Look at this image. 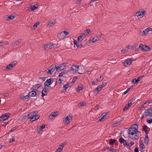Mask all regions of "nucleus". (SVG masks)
<instances>
[{
    "instance_id": "obj_56",
    "label": "nucleus",
    "mask_w": 152,
    "mask_h": 152,
    "mask_svg": "<svg viewBox=\"0 0 152 152\" xmlns=\"http://www.w3.org/2000/svg\"><path fill=\"white\" fill-rule=\"evenodd\" d=\"M66 144V142H64L63 143H61V145H60L59 146L62 147L63 148L65 145Z\"/></svg>"
},
{
    "instance_id": "obj_45",
    "label": "nucleus",
    "mask_w": 152,
    "mask_h": 152,
    "mask_svg": "<svg viewBox=\"0 0 152 152\" xmlns=\"http://www.w3.org/2000/svg\"><path fill=\"white\" fill-rule=\"evenodd\" d=\"M63 149V148L61 147V148H60V146H59L57 149L56 150V151L57 152H60Z\"/></svg>"
},
{
    "instance_id": "obj_59",
    "label": "nucleus",
    "mask_w": 152,
    "mask_h": 152,
    "mask_svg": "<svg viewBox=\"0 0 152 152\" xmlns=\"http://www.w3.org/2000/svg\"><path fill=\"white\" fill-rule=\"evenodd\" d=\"M97 90H98L99 91H100L101 89L102 88H100V87L99 86L96 88Z\"/></svg>"
},
{
    "instance_id": "obj_15",
    "label": "nucleus",
    "mask_w": 152,
    "mask_h": 152,
    "mask_svg": "<svg viewBox=\"0 0 152 152\" xmlns=\"http://www.w3.org/2000/svg\"><path fill=\"white\" fill-rule=\"evenodd\" d=\"M31 91L29 92L28 94V95H29L30 96L34 97L37 95V93L36 91L34 90L31 89Z\"/></svg>"
},
{
    "instance_id": "obj_24",
    "label": "nucleus",
    "mask_w": 152,
    "mask_h": 152,
    "mask_svg": "<svg viewBox=\"0 0 152 152\" xmlns=\"http://www.w3.org/2000/svg\"><path fill=\"white\" fill-rule=\"evenodd\" d=\"M138 46V45L137 44H134L133 45H128L126 47V48H127L128 49H134L135 48H136L137 46Z\"/></svg>"
},
{
    "instance_id": "obj_64",
    "label": "nucleus",
    "mask_w": 152,
    "mask_h": 152,
    "mask_svg": "<svg viewBox=\"0 0 152 152\" xmlns=\"http://www.w3.org/2000/svg\"><path fill=\"white\" fill-rule=\"evenodd\" d=\"M109 149V148L108 147H105L103 149H102V151H105L106 150H108Z\"/></svg>"
},
{
    "instance_id": "obj_11",
    "label": "nucleus",
    "mask_w": 152,
    "mask_h": 152,
    "mask_svg": "<svg viewBox=\"0 0 152 152\" xmlns=\"http://www.w3.org/2000/svg\"><path fill=\"white\" fill-rule=\"evenodd\" d=\"M139 48H141L142 50L145 51H148L150 49L149 47L145 45H142V44H140L139 46Z\"/></svg>"
},
{
    "instance_id": "obj_43",
    "label": "nucleus",
    "mask_w": 152,
    "mask_h": 152,
    "mask_svg": "<svg viewBox=\"0 0 152 152\" xmlns=\"http://www.w3.org/2000/svg\"><path fill=\"white\" fill-rule=\"evenodd\" d=\"M37 112L36 111H34V112H31V117H34V116L36 115V114H37Z\"/></svg>"
},
{
    "instance_id": "obj_6",
    "label": "nucleus",
    "mask_w": 152,
    "mask_h": 152,
    "mask_svg": "<svg viewBox=\"0 0 152 152\" xmlns=\"http://www.w3.org/2000/svg\"><path fill=\"white\" fill-rule=\"evenodd\" d=\"M17 62L16 61H14L12 62L10 64L8 65L6 67V69L8 70H10L13 67L17 64Z\"/></svg>"
},
{
    "instance_id": "obj_22",
    "label": "nucleus",
    "mask_w": 152,
    "mask_h": 152,
    "mask_svg": "<svg viewBox=\"0 0 152 152\" xmlns=\"http://www.w3.org/2000/svg\"><path fill=\"white\" fill-rule=\"evenodd\" d=\"M65 35H64L63 32L62 31L57 35V37L59 39H62L65 37Z\"/></svg>"
},
{
    "instance_id": "obj_30",
    "label": "nucleus",
    "mask_w": 152,
    "mask_h": 152,
    "mask_svg": "<svg viewBox=\"0 0 152 152\" xmlns=\"http://www.w3.org/2000/svg\"><path fill=\"white\" fill-rule=\"evenodd\" d=\"M108 114V113L107 112H106L105 113H104L102 115V116L103 117L101 118L99 120L100 121H103V119Z\"/></svg>"
},
{
    "instance_id": "obj_55",
    "label": "nucleus",
    "mask_w": 152,
    "mask_h": 152,
    "mask_svg": "<svg viewBox=\"0 0 152 152\" xmlns=\"http://www.w3.org/2000/svg\"><path fill=\"white\" fill-rule=\"evenodd\" d=\"M17 128V126H15V127H13L10 130V132H12L13 131H14L15 130V129Z\"/></svg>"
},
{
    "instance_id": "obj_38",
    "label": "nucleus",
    "mask_w": 152,
    "mask_h": 152,
    "mask_svg": "<svg viewBox=\"0 0 152 152\" xmlns=\"http://www.w3.org/2000/svg\"><path fill=\"white\" fill-rule=\"evenodd\" d=\"M45 89L46 90L48 91H50L52 89V88L50 86H44Z\"/></svg>"
},
{
    "instance_id": "obj_7",
    "label": "nucleus",
    "mask_w": 152,
    "mask_h": 152,
    "mask_svg": "<svg viewBox=\"0 0 152 152\" xmlns=\"http://www.w3.org/2000/svg\"><path fill=\"white\" fill-rule=\"evenodd\" d=\"M67 64L66 63H62L57 66L56 71H59L61 70L64 69V67L66 66Z\"/></svg>"
},
{
    "instance_id": "obj_29",
    "label": "nucleus",
    "mask_w": 152,
    "mask_h": 152,
    "mask_svg": "<svg viewBox=\"0 0 152 152\" xmlns=\"http://www.w3.org/2000/svg\"><path fill=\"white\" fill-rule=\"evenodd\" d=\"M56 22L55 20H50L48 24V26L49 27H50L53 25Z\"/></svg>"
},
{
    "instance_id": "obj_33",
    "label": "nucleus",
    "mask_w": 152,
    "mask_h": 152,
    "mask_svg": "<svg viewBox=\"0 0 152 152\" xmlns=\"http://www.w3.org/2000/svg\"><path fill=\"white\" fill-rule=\"evenodd\" d=\"M46 125L44 124H42L41 126L39 128V131H41L45 127Z\"/></svg>"
},
{
    "instance_id": "obj_46",
    "label": "nucleus",
    "mask_w": 152,
    "mask_h": 152,
    "mask_svg": "<svg viewBox=\"0 0 152 152\" xmlns=\"http://www.w3.org/2000/svg\"><path fill=\"white\" fill-rule=\"evenodd\" d=\"M149 104L146 101L145 102L144 104H143V105L142 106L143 107H147V106Z\"/></svg>"
},
{
    "instance_id": "obj_14",
    "label": "nucleus",
    "mask_w": 152,
    "mask_h": 152,
    "mask_svg": "<svg viewBox=\"0 0 152 152\" xmlns=\"http://www.w3.org/2000/svg\"><path fill=\"white\" fill-rule=\"evenodd\" d=\"M132 104V100L131 99L130 100L129 102L127 104H126L125 106L124 107V108L123 109V111H125L126 110H127L128 108L130 107L131 106Z\"/></svg>"
},
{
    "instance_id": "obj_32",
    "label": "nucleus",
    "mask_w": 152,
    "mask_h": 152,
    "mask_svg": "<svg viewBox=\"0 0 152 152\" xmlns=\"http://www.w3.org/2000/svg\"><path fill=\"white\" fill-rule=\"evenodd\" d=\"M69 87H70V86H69L68 83H67L66 85L64 86L63 88H64V91H67Z\"/></svg>"
},
{
    "instance_id": "obj_52",
    "label": "nucleus",
    "mask_w": 152,
    "mask_h": 152,
    "mask_svg": "<svg viewBox=\"0 0 152 152\" xmlns=\"http://www.w3.org/2000/svg\"><path fill=\"white\" fill-rule=\"evenodd\" d=\"M15 141L14 137H12V139H10V142L12 143Z\"/></svg>"
},
{
    "instance_id": "obj_4",
    "label": "nucleus",
    "mask_w": 152,
    "mask_h": 152,
    "mask_svg": "<svg viewBox=\"0 0 152 152\" xmlns=\"http://www.w3.org/2000/svg\"><path fill=\"white\" fill-rule=\"evenodd\" d=\"M72 118V114H69L64 119V122L67 125L71 121Z\"/></svg>"
},
{
    "instance_id": "obj_41",
    "label": "nucleus",
    "mask_w": 152,
    "mask_h": 152,
    "mask_svg": "<svg viewBox=\"0 0 152 152\" xmlns=\"http://www.w3.org/2000/svg\"><path fill=\"white\" fill-rule=\"evenodd\" d=\"M107 84V83L106 82H104L102 85H99L100 87V88L102 89Z\"/></svg>"
},
{
    "instance_id": "obj_10",
    "label": "nucleus",
    "mask_w": 152,
    "mask_h": 152,
    "mask_svg": "<svg viewBox=\"0 0 152 152\" xmlns=\"http://www.w3.org/2000/svg\"><path fill=\"white\" fill-rule=\"evenodd\" d=\"M10 114L9 113H6L3 114L0 117V121H4L8 118L10 116Z\"/></svg>"
},
{
    "instance_id": "obj_20",
    "label": "nucleus",
    "mask_w": 152,
    "mask_h": 152,
    "mask_svg": "<svg viewBox=\"0 0 152 152\" xmlns=\"http://www.w3.org/2000/svg\"><path fill=\"white\" fill-rule=\"evenodd\" d=\"M57 115V112H53L49 116V118L50 119H52L54 117H56Z\"/></svg>"
},
{
    "instance_id": "obj_60",
    "label": "nucleus",
    "mask_w": 152,
    "mask_h": 152,
    "mask_svg": "<svg viewBox=\"0 0 152 152\" xmlns=\"http://www.w3.org/2000/svg\"><path fill=\"white\" fill-rule=\"evenodd\" d=\"M99 92V91L98 90H97L96 88L94 89V93L96 94H97Z\"/></svg>"
},
{
    "instance_id": "obj_28",
    "label": "nucleus",
    "mask_w": 152,
    "mask_h": 152,
    "mask_svg": "<svg viewBox=\"0 0 152 152\" xmlns=\"http://www.w3.org/2000/svg\"><path fill=\"white\" fill-rule=\"evenodd\" d=\"M149 139L148 135H147L146 136L145 139L144 140V142L145 144H148L149 142Z\"/></svg>"
},
{
    "instance_id": "obj_16",
    "label": "nucleus",
    "mask_w": 152,
    "mask_h": 152,
    "mask_svg": "<svg viewBox=\"0 0 152 152\" xmlns=\"http://www.w3.org/2000/svg\"><path fill=\"white\" fill-rule=\"evenodd\" d=\"M144 77V76H140L138 77L137 79H136L135 78H133L132 80V82L134 84H137L138 82H139L140 80H141Z\"/></svg>"
},
{
    "instance_id": "obj_49",
    "label": "nucleus",
    "mask_w": 152,
    "mask_h": 152,
    "mask_svg": "<svg viewBox=\"0 0 152 152\" xmlns=\"http://www.w3.org/2000/svg\"><path fill=\"white\" fill-rule=\"evenodd\" d=\"M84 32L86 33V34L87 35H88V34H89L91 32V30H90V29H87L85 31H84Z\"/></svg>"
},
{
    "instance_id": "obj_51",
    "label": "nucleus",
    "mask_w": 152,
    "mask_h": 152,
    "mask_svg": "<svg viewBox=\"0 0 152 152\" xmlns=\"http://www.w3.org/2000/svg\"><path fill=\"white\" fill-rule=\"evenodd\" d=\"M61 83H62L61 80V79H59L57 81H56V84H57V83L60 84Z\"/></svg>"
},
{
    "instance_id": "obj_13",
    "label": "nucleus",
    "mask_w": 152,
    "mask_h": 152,
    "mask_svg": "<svg viewBox=\"0 0 152 152\" xmlns=\"http://www.w3.org/2000/svg\"><path fill=\"white\" fill-rule=\"evenodd\" d=\"M139 144L140 147V151H141V152H142L143 151H145V146L144 145V143L142 140H141Z\"/></svg>"
},
{
    "instance_id": "obj_47",
    "label": "nucleus",
    "mask_w": 152,
    "mask_h": 152,
    "mask_svg": "<svg viewBox=\"0 0 152 152\" xmlns=\"http://www.w3.org/2000/svg\"><path fill=\"white\" fill-rule=\"evenodd\" d=\"M123 145L124 146H126L127 147H128L129 146V144L126 141H125V142H124V143H123Z\"/></svg>"
},
{
    "instance_id": "obj_39",
    "label": "nucleus",
    "mask_w": 152,
    "mask_h": 152,
    "mask_svg": "<svg viewBox=\"0 0 152 152\" xmlns=\"http://www.w3.org/2000/svg\"><path fill=\"white\" fill-rule=\"evenodd\" d=\"M102 36L101 35L99 34L98 35H97L96 36V37H94L96 39V41H98L101 38V37Z\"/></svg>"
},
{
    "instance_id": "obj_34",
    "label": "nucleus",
    "mask_w": 152,
    "mask_h": 152,
    "mask_svg": "<svg viewBox=\"0 0 152 152\" xmlns=\"http://www.w3.org/2000/svg\"><path fill=\"white\" fill-rule=\"evenodd\" d=\"M45 49V50H48L49 49H50V46H49V44H47L46 45H44V47Z\"/></svg>"
},
{
    "instance_id": "obj_27",
    "label": "nucleus",
    "mask_w": 152,
    "mask_h": 152,
    "mask_svg": "<svg viewBox=\"0 0 152 152\" xmlns=\"http://www.w3.org/2000/svg\"><path fill=\"white\" fill-rule=\"evenodd\" d=\"M68 72V71L64 70L63 72H62L60 73L58 75V77H60L63 75H65L66 74H67Z\"/></svg>"
},
{
    "instance_id": "obj_48",
    "label": "nucleus",
    "mask_w": 152,
    "mask_h": 152,
    "mask_svg": "<svg viewBox=\"0 0 152 152\" xmlns=\"http://www.w3.org/2000/svg\"><path fill=\"white\" fill-rule=\"evenodd\" d=\"M147 122L149 124H151L152 123V119L151 118H148L147 119Z\"/></svg>"
},
{
    "instance_id": "obj_21",
    "label": "nucleus",
    "mask_w": 152,
    "mask_h": 152,
    "mask_svg": "<svg viewBox=\"0 0 152 152\" xmlns=\"http://www.w3.org/2000/svg\"><path fill=\"white\" fill-rule=\"evenodd\" d=\"M39 117V116L37 114L36 115L34 116V117H31V118L30 121L31 122H32L38 119Z\"/></svg>"
},
{
    "instance_id": "obj_57",
    "label": "nucleus",
    "mask_w": 152,
    "mask_h": 152,
    "mask_svg": "<svg viewBox=\"0 0 152 152\" xmlns=\"http://www.w3.org/2000/svg\"><path fill=\"white\" fill-rule=\"evenodd\" d=\"M77 79V77H74L73 80L72 82L73 83L75 82Z\"/></svg>"
},
{
    "instance_id": "obj_26",
    "label": "nucleus",
    "mask_w": 152,
    "mask_h": 152,
    "mask_svg": "<svg viewBox=\"0 0 152 152\" xmlns=\"http://www.w3.org/2000/svg\"><path fill=\"white\" fill-rule=\"evenodd\" d=\"M9 44V42L7 41H3L0 42V46H4L6 45Z\"/></svg>"
},
{
    "instance_id": "obj_63",
    "label": "nucleus",
    "mask_w": 152,
    "mask_h": 152,
    "mask_svg": "<svg viewBox=\"0 0 152 152\" xmlns=\"http://www.w3.org/2000/svg\"><path fill=\"white\" fill-rule=\"evenodd\" d=\"M39 23H35L34 25V26L36 27V28H37L38 27V26L39 25Z\"/></svg>"
},
{
    "instance_id": "obj_44",
    "label": "nucleus",
    "mask_w": 152,
    "mask_h": 152,
    "mask_svg": "<svg viewBox=\"0 0 152 152\" xmlns=\"http://www.w3.org/2000/svg\"><path fill=\"white\" fill-rule=\"evenodd\" d=\"M62 32H63L64 35H65V37L67 35L69 34V32L68 31H64Z\"/></svg>"
},
{
    "instance_id": "obj_58",
    "label": "nucleus",
    "mask_w": 152,
    "mask_h": 152,
    "mask_svg": "<svg viewBox=\"0 0 152 152\" xmlns=\"http://www.w3.org/2000/svg\"><path fill=\"white\" fill-rule=\"evenodd\" d=\"M146 101L149 104L152 103V99H150L149 100H146Z\"/></svg>"
},
{
    "instance_id": "obj_23",
    "label": "nucleus",
    "mask_w": 152,
    "mask_h": 152,
    "mask_svg": "<svg viewBox=\"0 0 152 152\" xmlns=\"http://www.w3.org/2000/svg\"><path fill=\"white\" fill-rule=\"evenodd\" d=\"M5 18L7 20H13L14 18V17L12 15H10V16H9L8 15H7L5 17Z\"/></svg>"
},
{
    "instance_id": "obj_54",
    "label": "nucleus",
    "mask_w": 152,
    "mask_h": 152,
    "mask_svg": "<svg viewBox=\"0 0 152 152\" xmlns=\"http://www.w3.org/2000/svg\"><path fill=\"white\" fill-rule=\"evenodd\" d=\"M49 46H50V49L53 48V46L54 44L53 43H48Z\"/></svg>"
},
{
    "instance_id": "obj_37",
    "label": "nucleus",
    "mask_w": 152,
    "mask_h": 152,
    "mask_svg": "<svg viewBox=\"0 0 152 152\" xmlns=\"http://www.w3.org/2000/svg\"><path fill=\"white\" fill-rule=\"evenodd\" d=\"M30 9L32 10H35L37 9L38 7L35 6L34 5H31L30 6Z\"/></svg>"
},
{
    "instance_id": "obj_9",
    "label": "nucleus",
    "mask_w": 152,
    "mask_h": 152,
    "mask_svg": "<svg viewBox=\"0 0 152 152\" xmlns=\"http://www.w3.org/2000/svg\"><path fill=\"white\" fill-rule=\"evenodd\" d=\"M53 78H50L47 79L44 83V86H49L53 82Z\"/></svg>"
},
{
    "instance_id": "obj_36",
    "label": "nucleus",
    "mask_w": 152,
    "mask_h": 152,
    "mask_svg": "<svg viewBox=\"0 0 152 152\" xmlns=\"http://www.w3.org/2000/svg\"><path fill=\"white\" fill-rule=\"evenodd\" d=\"M30 98V96L28 95L25 96H24V100L26 102H27Z\"/></svg>"
},
{
    "instance_id": "obj_61",
    "label": "nucleus",
    "mask_w": 152,
    "mask_h": 152,
    "mask_svg": "<svg viewBox=\"0 0 152 152\" xmlns=\"http://www.w3.org/2000/svg\"><path fill=\"white\" fill-rule=\"evenodd\" d=\"M47 77H39V79H41L42 81H44L45 80V79H46V78H47Z\"/></svg>"
},
{
    "instance_id": "obj_18",
    "label": "nucleus",
    "mask_w": 152,
    "mask_h": 152,
    "mask_svg": "<svg viewBox=\"0 0 152 152\" xmlns=\"http://www.w3.org/2000/svg\"><path fill=\"white\" fill-rule=\"evenodd\" d=\"M79 66H73L70 69V70L73 71H77L79 69Z\"/></svg>"
},
{
    "instance_id": "obj_19",
    "label": "nucleus",
    "mask_w": 152,
    "mask_h": 152,
    "mask_svg": "<svg viewBox=\"0 0 152 152\" xmlns=\"http://www.w3.org/2000/svg\"><path fill=\"white\" fill-rule=\"evenodd\" d=\"M148 32L147 29H145L144 31H140L139 32V34L141 36H143V35H146L147 34Z\"/></svg>"
},
{
    "instance_id": "obj_1",
    "label": "nucleus",
    "mask_w": 152,
    "mask_h": 152,
    "mask_svg": "<svg viewBox=\"0 0 152 152\" xmlns=\"http://www.w3.org/2000/svg\"><path fill=\"white\" fill-rule=\"evenodd\" d=\"M138 125L135 124L132 126L128 131V134L132 136V138L134 140H137L141 136L140 132L138 131Z\"/></svg>"
},
{
    "instance_id": "obj_17",
    "label": "nucleus",
    "mask_w": 152,
    "mask_h": 152,
    "mask_svg": "<svg viewBox=\"0 0 152 152\" xmlns=\"http://www.w3.org/2000/svg\"><path fill=\"white\" fill-rule=\"evenodd\" d=\"M21 42L20 39H18L17 40L14 41L12 42L11 45L13 46H17Z\"/></svg>"
},
{
    "instance_id": "obj_35",
    "label": "nucleus",
    "mask_w": 152,
    "mask_h": 152,
    "mask_svg": "<svg viewBox=\"0 0 152 152\" xmlns=\"http://www.w3.org/2000/svg\"><path fill=\"white\" fill-rule=\"evenodd\" d=\"M83 86H78L77 90V92L78 93L79 92L80 90H82L83 89Z\"/></svg>"
},
{
    "instance_id": "obj_2",
    "label": "nucleus",
    "mask_w": 152,
    "mask_h": 152,
    "mask_svg": "<svg viewBox=\"0 0 152 152\" xmlns=\"http://www.w3.org/2000/svg\"><path fill=\"white\" fill-rule=\"evenodd\" d=\"M42 85V83L36 84L31 88V89L35 90L37 93H39L43 89Z\"/></svg>"
},
{
    "instance_id": "obj_53",
    "label": "nucleus",
    "mask_w": 152,
    "mask_h": 152,
    "mask_svg": "<svg viewBox=\"0 0 152 152\" xmlns=\"http://www.w3.org/2000/svg\"><path fill=\"white\" fill-rule=\"evenodd\" d=\"M109 151H111L112 152H115V151H116V150L114 148H109Z\"/></svg>"
},
{
    "instance_id": "obj_3",
    "label": "nucleus",
    "mask_w": 152,
    "mask_h": 152,
    "mask_svg": "<svg viewBox=\"0 0 152 152\" xmlns=\"http://www.w3.org/2000/svg\"><path fill=\"white\" fill-rule=\"evenodd\" d=\"M57 66L55 64H53L48 69L46 70L45 72H46L47 73L50 75H51L56 69Z\"/></svg>"
},
{
    "instance_id": "obj_25",
    "label": "nucleus",
    "mask_w": 152,
    "mask_h": 152,
    "mask_svg": "<svg viewBox=\"0 0 152 152\" xmlns=\"http://www.w3.org/2000/svg\"><path fill=\"white\" fill-rule=\"evenodd\" d=\"M42 91V97L47 95L48 93L47 91L45 89V88H43V89Z\"/></svg>"
},
{
    "instance_id": "obj_50",
    "label": "nucleus",
    "mask_w": 152,
    "mask_h": 152,
    "mask_svg": "<svg viewBox=\"0 0 152 152\" xmlns=\"http://www.w3.org/2000/svg\"><path fill=\"white\" fill-rule=\"evenodd\" d=\"M85 103L80 102V103L79 104L78 106L79 107L83 106H85Z\"/></svg>"
},
{
    "instance_id": "obj_12",
    "label": "nucleus",
    "mask_w": 152,
    "mask_h": 152,
    "mask_svg": "<svg viewBox=\"0 0 152 152\" xmlns=\"http://www.w3.org/2000/svg\"><path fill=\"white\" fill-rule=\"evenodd\" d=\"M146 14V12L143 9H141L136 13L137 16H140L142 15H145Z\"/></svg>"
},
{
    "instance_id": "obj_40",
    "label": "nucleus",
    "mask_w": 152,
    "mask_h": 152,
    "mask_svg": "<svg viewBox=\"0 0 152 152\" xmlns=\"http://www.w3.org/2000/svg\"><path fill=\"white\" fill-rule=\"evenodd\" d=\"M125 141V140L122 137H121L119 138V141L121 143H123Z\"/></svg>"
},
{
    "instance_id": "obj_8",
    "label": "nucleus",
    "mask_w": 152,
    "mask_h": 152,
    "mask_svg": "<svg viewBox=\"0 0 152 152\" xmlns=\"http://www.w3.org/2000/svg\"><path fill=\"white\" fill-rule=\"evenodd\" d=\"M134 60L132 58H128L124 62V65L127 66L128 65L129 66L132 63V61Z\"/></svg>"
},
{
    "instance_id": "obj_5",
    "label": "nucleus",
    "mask_w": 152,
    "mask_h": 152,
    "mask_svg": "<svg viewBox=\"0 0 152 152\" xmlns=\"http://www.w3.org/2000/svg\"><path fill=\"white\" fill-rule=\"evenodd\" d=\"M144 114H146L145 117H152V107L146 110L144 112Z\"/></svg>"
},
{
    "instance_id": "obj_62",
    "label": "nucleus",
    "mask_w": 152,
    "mask_h": 152,
    "mask_svg": "<svg viewBox=\"0 0 152 152\" xmlns=\"http://www.w3.org/2000/svg\"><path fill=\"white\" fill-rule=\"evenodd\" d=\"M74 43L75 45H76L77 47V46L78 45V43L77 41L76 40H75L74 41Z\"/></svg>"
},
{
    "instance_id": "obj_31",
    "label": "nucleus",
    "mask_w": 152,
    "mask_h": 152,
    "mask_svg": "<svg viewBox=\"0 0 152 152\" xmlns=\"http://www.w3.org/2000/svg\"><path fill=\"white\" fill-rule=\"evenodd\" d=\"M117 141V140L115 139H111L110 140V141L109 142V144L110 145H113Z\"/></svg>"
},
{
    "instance_id": "obj_42",
    "label": "nucleus",
    "mask_w": 152,
    "mask_h": 152,
    "mask_svg": "<svg viewBox=\"0 0 152 152\" xmlns=\"http://www.w3.org/2000/svg\"><path fill=\"white\" fill-rule=\"evenodd\" d=\"M23 117L24 118H27L29 119V118H31V114H28L27 115H25L23 116Z\"/></svg>"
}]
</instances>
